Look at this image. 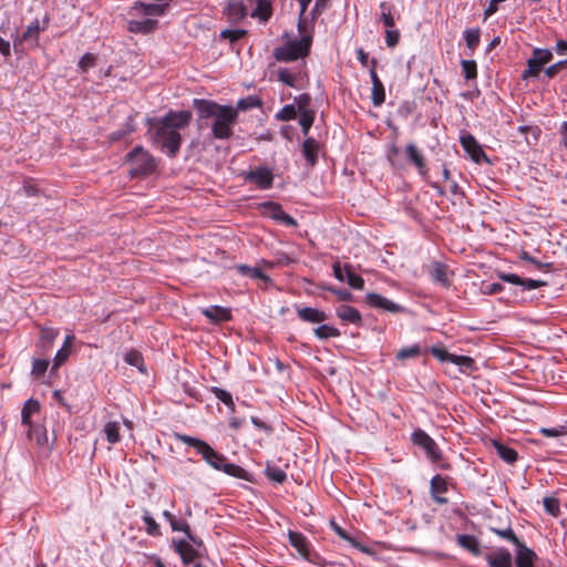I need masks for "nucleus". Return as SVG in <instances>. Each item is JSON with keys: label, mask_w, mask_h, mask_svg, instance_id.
Returning a JSON list of instances; mask_svg holds the SVG:
<instances>
[{"label": "nucleus", "mask_w": 567, "mask_h": 567, "mask_svg": "<svg viewBox=\"0 0 567 567\" xmlns=\"http://www.w3.org/2000/svg\"><path fill=\"white\" fill-rule=\"evenodd\" d=\"M192 112L169 111L162 118H147L151 141L158 146L168 157L175 158L182 146L179 130L189 125Z\"/></svg>", "instance_id": "nucleus-1"}, {"label": "nucleus", "mask_w": 567, "mask_h": 567, "mask_svg": "<svg viewBox=\"0 0 567 567\" xmlns=\"http://www.w3.org/2000/svg\"><path fill=\"white\" fill-rule=\"evenodd\" d=\"M193 107L198 114V126L202 128L210 120L212 136L216 140H229L234 135V126L238 122V112L233 105H221L212 100L194 99Z\"/></svg>", "instance_id": "nucleus-2"}, {"label": "nucleus", "mask_w": 567, "mask_h": 567, "mask_svg": "<svg viewBox=\"0 0 567 567\" xmlns=\"http://www.w3.org/2000/svg\"><path fill=\"white\" fill-rule=\"evenodd\" d=\"M176 439L179 442L194 447L196 453L199 454L214 470L224 472L225 474L236 478L251 482V475L249 472L237 464L229 463L224 454L215 451L207 442L186 434H176Z\"/></svg>", "instance_id": "nucleus-3"}, {"label": "nucleus", "mask_w": 567, "mask_h": 567, "mask_svg": "<svg viewBox=\"0 0 567 567\" xmlns=\"http://www.w3.org/2000/svg\"><path fill=\"white\" fill-rule=\"evenodd\" d=\"M313 35L307 33L299 40L288 41L286 44L275 48L272 55L277 62H293L303 59L310 53Z\"/></svg>", "instance_id": "nucleus-4"}, {"label": "nucleus", "mask_w": 567, "mask_h": 567, "mask_svg": "<svg viewBox=\"0 0 567 567\" xmlns=\"http://www.w3.org/2000/svg\"><path fill=\"white\" fill-rule=\"evenodd\" d=\"M130 164L131 177H147L156 171L157 162L153 155L142 146H136L126 155Z\"/></svg>", "instance_id": "nucleus-5"}, {"label": "nucleus", "mask_w": 567, "mask_h": 567, "mask_svg": "<svg viewBox=\"0 0 567 567\" xmlns=\"http://www.w3.org/2000/svg\"><path fill=\"white\" fill-rule=\"evenodd\" d=\"M48 20L43 21L42 24H40V21L35 19L32 21L27 29L22 32V34H18L13 39V50L16 53H21L24 51V47L28 48H35L39 44V35L42 31H44L48 28Z\"/></svg>", "instance_id": "nucleus-6"}, {"label": "nucleus", "mask_w": 567, "mask_h": 567, "mask_svg": "<svg viewBox=\"0 0 567 567\" xmlns=\"http://www.w3.org/2000/svg\"><path fill=\"white\" fill-rule=\"evenodd\" d=\"M277 80L289 87L302 89L303 82L308 81L306 61L293 68H279Z\"/></svg>", "instance_id": "nucleus-7"}, {"label": "nucleus", "mask_w": 567, "mask_h": 567, "mask_svg": "<svg viewBox=\"0 0 567 567\" xmlns=\"http://www.w3.org/2000/svg\"><path fill=\"white\" fill-rule=\"evenodd\" d=\"M553 60V53L549 49L535 48L532 56L527 60V68L522 73L523 80L538 78L543 66Z\"/></svg>", "instance_id": "nucleus-8"}, {"label": "nucleus", "mask_w": 567, "mask_h": 567, "mask_svg": "<svg viewBox=\"0 0 567 567\" xmlns=\"http://www.w3.org/2000/svg\"><path fill=\"white\" fill-rule=\"evenodd\" d=\"M411 441L424 451L432 463H439L442 460V452L437 443L424 430H414L411 434Z\"/></svg>", "instance_id": "nucleus-9"}, {"label": "nucleus", "mask_w": 567, "mask_h": 567, "mask_svg": "<svg viewBox=\"0 0 567 567\" xmlns=\"http://www.w3.org/2000/svg\"><path fill=\"white\" fill-rule=\"evenodd\" d=\"M244 179L254 183L259 189H269L274 183L272 171L266 166L244 173Z\"/></svg>", "instance_id": "nucleus-10"}, {"label": "nucleus", "mask_w": 567, "mask_h": 567, "mask_svg": "<svg viewBox=\"0 0 567 567\" xmlns=\"http://www.w3.org/2000/svg\"><path fill=\"white\" fill-rule=\"evenodd\" d=\"M461 145L464 148V151L468 154V156L474 161L475 163H481L482 161L489 162L487 155L483 151L482 146L478 144L476 138L470 134L466 133L461 136L460 138Z\"/></svg>", "instance_id": "nucleus-11"}, {"label": "nucleus", "mask_w": 567, "mask_h": 567, "mask_svg": "<svg viewBox=\"0 0 567 567\" xmlns=\"http://www.w3.org/2000/svg\"><path fill=\"white\" fill-rule=\"evenodd\" d=\"M377 64L378 61L375 59L371 60V68L369 70L371 82H372V91H371V100L375 107L381 106L385 101V90L382 81L380 80L377 73Z\"/></svg>", "instance_id": "nucleus-12"}, {"label": "nucleus", "mask_w": 567, "mask_h": 567, "mask_svg": "<svg viewBox=\"0 0 567 567\" xmlns=\"http://www.w3.org/2000/svg\"><path fill=\"white\" fill-rule=\"evenodd\" d=\"M264 213L270 218L282 223L286 226L296 227L297 221L293 217L288 215L281 207L280 204L275 202H266L261 204Z\"/></svg>", "instance_id": "nucleus-13"}, {"label": "nucleus", "mask_w": 567, "mask_h": 567, "mask_svg": "<svg viewBox=\"0 0 567 567\" xmlns=\"http://www.w3.org/2000/svg\"><path fill=\"white\" fill-rule=\"evenodd\" d=\"M365 300L370 307L379 308L388 312L399 313L404 310L400 305L386 299L379 293L370 292L367 295Z\"/></svg>", "instance_id": "nucleus-14"}, {"label": "nucleus", "mask_w": 567, "mask_h": 567, "mask_svg": "<svg viewBox=\"0 0 567 567\" xmlns=\"http://www.w3.org/2000/svg\"><path fill=\"white\" fill-rule=\"evenodd\" d=\"M485 560L489 567H513L512 554L504 547L485 555Z\"/></svg>", "instance_id": "nucleus-15"}, {"label": "nucleus", "mask_w": 567, "mask_h": 567, "mask_svg": "<svg viewBox=\"0 0 567 567\" xmlns=\"http://www.w3.org/2000/svg\"><path fill=\"white\" fill-rule=\"evenodd\" d=\"M173 546L175 551L181 556V559L184 565H189L193 563L197 556L198 551L193 547L189 540L178 539L173 540Z\"/></svg>", "instance_id": "nucleus-16"}, {"label": "nucleus", "mask_w": 567, "mask_h": 567, "mask_svg": "<svg viewBox=\"0 0 567 567\" xmlns=\"http://www.w3.org/2000/svg\"><path fill=\"white\" fill-rule=\"evenodd\" d=\"M288 539L290 545L293 548H296V550L302 558L310 560V544L303 534L299 532L289 530Z\"/></svg>", "instance_id": "nucleus-17"}, {"label": "nucleus", "mask_w": 567, "mask_h": 567, "mask_svg": "<svg viewBox=\"0 0 567 567\" xmlns=\"http://www.w3.org/2000/svg\"><path fill=\"white\" fill-rule=\"evenodd\" d=\"M430 492L435 503L441 505L449 503V499L442 496L447 492V483L443 476L435 475L432 477L430 482Z\"/></svg>", "instance_id": "nucleus-18"}, {"label": "nucleus", "mask_w": 567, "mask_h": 567, "mask_svg": "<svg viewBox=\"0 0 567 567\" xmlns=\"http://www.w3.org/2000/svg\"><path fill=\"white\" fill-rule=\"evenodd\" d=\"M515 565L517 567H535L537 560L536 553L528 548L524 543L516 547Z\"/></svg>", "instance_id": "nucleus-19"}, {"label": "nucleus", "mask_w": 567, "mask_h": 567, "mask_svg": "<svg viewBox=\"0 0 567 567\" xmlns=\"http://www.w3.org/2000/svg\"><path fill=\"white\" fill-rule=\"evenodd\" d=\"M319 150H320V143L310 136H307V138L302 143V154L307 161V163L313 167L317 165L319 157Z\"/></svg>", "instance_id": "nucleus-20"}, {"label": "nucleus", "mask_w": 567, "mask_h": 567, "mask_svg": "<svg viewBox=\"0 0 567 567\" xmlns=\"http://www.w3.org/2000/svg\"><path fill=\"white\" fill-rule=\"evenodd\" d=\"M202 313L214 323L225 322L231 319L230 309L220 306H212L202 309Z\"/></svg>", "instance_id": "nucleus-21"}, {"label": "nucleus", "mask_w": 567, "mask_h": 567, "mask_svg": "<svg viewBox=\"0 0 567 567\" xmlns=\"http://www.w3.org/2000/svg\"><path fill=\"white\" fill-rule=\"evenodd\" d=\"M406 156L409 161L417 168L419 174L423 177L427 176V167L425 164V158L417 150L414 144H409L405 148Z\"/></svg>", "instance_id": "nucleus-22"}, {"label": "nucleus", "mask_w": 567, "mask_h": 567, "mask_svg": "<svg viewBox=\"0 0 567 567\" xmlns=\"http://www.w3.org/2000/svg\"><path fill=\"white\" fill-rule=\"evenodd\" d=\"M297 316L300 320L310 323H321L328 319L323 311L311 307L297 308Z\"/></svg>", "instance_id": "nucleus-23"}, {"label": "nucleus", "mask_w": 567, "mask_h": 567, "mask_svg": "<svg viewBox=\"0 0 567 567\" xmlns=\"http://www.w3.org/2000/svg\"><path fill=\"white\" fill-rule=\"evenodd\" d=\"M431 278L434 282L449 288L451 286V278L449 268L442 262H434L430 271Z\"/></svg>", "instance_id": "nucleus-24"}, {"label": "nucleus", "mask_w": 567, "mask_h": 567, "mask_svg": "<svg viewBox=\"0 0 567 567\" xmlns=\"http://www.w3.org/2000/svg\"><path fill=\"white\" fill-rule=\"evenodd\" d=\"M456 543L460 547L464 548L474 556L482 554L481 545L478 539L473 535L461 534L456 537Z\"/></svg>", "instance_id": "nucleus-25"}, {"label": "nucleus", "mask_w": 567, "mask_h": 567, "mask_svg": "<svg viewBox=\"0 0 567 567\" xmlns=\"http://www.w3.org/2000/svg\"><path fill=\"white\" fill-rule=\"evenodd\" d=\"M236 270L241 276H246V277H249L252 279H258V280L265 282L266 285L272 284L271 278L258 267H249L247 265L241 264V265L236 266Z\"/></svg>", "instance_id": "nucleus-26"}, {"label": "nucleus", "mask_w": 567, "mask_h": 567, "mask_svg": "<svg viewBox=\"0 0 567 567\" xmlns=\"http://www.w3.org/2000/svg\"><path fill=\"white\" fill-rule=\"evenodd\" d=\"M337 316L347 322L353 323V324H361L362 318L358 309L354 307L342 305L337 309Z\"/></svg>", "instance_id": "nucleus-27"}, {"label": "nucleus", "mask_w": 567, "mask_h": 567, "mask_svg": "<svg viewBox=\"0 0 567 567\" xmlns=\"http://www.w3.org/2000/svg\"><path fill=\"white\" fill-rule=\"evenodd\" d=\"M158 25V21L154 19H144L130 21L128 30L135 33H150L154 31Z\"/></svg>", "instance_id": "nucleus-28"}, {"label": "nucleus", "mask_w": 567, "mask_h": 567, "mask_svg": "<svg viewBox=\"0 0 567 567\" xmlns=\"http://www.w3.org/2000/svg\"><path fill=\"white\" fill-rule=\"evenodd\" d=\"M40 412V403L35 399H29L21 411V422L23 425L29 426L32 424L31 417L33 414H38Z\"/></svg>", "instance_id": "nucleus-29"}, {"label": "nucleus", "mask_w": 567, "mask_h": 567, "mask_svg": "<svg viewBox=\"0 0 567 567\" xmlns=\"http://www.w3.org/2000/svg\"><path fill=\"white\" fill-rule=\"evenodd\" d=\"M226 14L230 21L237 22L246 17V7L241 1L231 0L226 8Z\"/></svg>", "instance_id": "nucleus-30"}, {"label": "nucleus", "mask_w": 567, "mask_h": 567, "mask_svg": "<svg viewBox=\"0 0 567 567\" xmlns=\"http://www.w3.org/2000/svg\"><path fill=\"white\" fill-rule=\"evenodd\" d=\"M272 14V7L269 0H258L251 17L258 18L260 21L267 22Z\"/></svg>", "instance_id": "nucleus-31"}, {"label": "nucleus", "mask_w": 567, "mask_h": 567, "mask_svg": "<svg viewBox=\"0 0 567 567\" xmlns=\"http://www.w3.org/2000/svg\"><path fill=\"white\" fill-rule=\"evenodd\" d=\"M121 425L117 421H110L103 427L105 439L110 444H116L121 441Z\"/></svg>", "instance_id": "nucleus-32"}, {"label": "nucleus", "mask_w": 567, "mask_h": 567, "mask_svg": "<svg viewBox=\"0 0 567 567\" xmlns=\"http://www.w3.org/2000/svg\"><path fill=\"white\" fill-rule=\"evenodd\" d=\"M493 445H494L498 456L503 461H505L508 464H513V463L516 462V460H517V452L514 449H512V447H509V446H507V445H505V444H503V443H501L498 441H494Z\"/></svg>", "instance_id": "nucleus-33"}, {"label": "nucleus", "mask_w": 567, "mask_h": 567, "mask_svg": "<svg viewBox=\"0 0 567 567\" xmlns=\"http://www.w3.org/2000/svg\"><path fill=\"white\" fill-rule=\"evenodd\" d=\"M171 528L172 530L174 532H183L186 537L188 538L189 542L200 546L202 545V540L198 539L190 530V527H189V524L186 522V520H182V519H175L174 522H172L171 524Z\"/></svg>", "instance_id": "nucleus-34"}, {"label": "nucleus", "mask_w": 567, "mask_h": 567, "mask_svg": "<svg viewBox=\"0 0 567 567\" xmlns=\"http://www.w3.org/2000/svg\"><path fill=\"white\" fill-rule=\"evenodd\" d=\"M28 427L29 437L34 440L38 445L42 446L48 443V434L45 427L39 424H31Z\"/></svg>", "instance_id": "nucleus-35"}, {"label": "nucleus", "mask_w": 567, "mask_h": 567, "mask_svg": "<svg viewBox=\"0 0 567 567\" xmlns=\"http://www.w3.org/2000/svg\"><path fill=\"white\" fill-rule=\"evenodd\" d=\"M265 474L270 481L279 484H282L287 480L286 472L281 467L269 462L266 464Z\"/></svg>", "instance_id": "nucleus-36"}, {"label": "nucleus", "mask_w": 567, "mask_h": 567, "mask_svg": "<svg viewBox=\"0 0 567 567\" xmlns=\"http://www.w3.org/2000/svg\"><path fill=\"white\" fill-rule=\"evenodd\" d=\"M142 519L145 524V532L147 535L153 537H159L162 536V530L159 528V525L156 523V520L152 517L148 511L144 509Z\"/></svg>", "instance_id": "nucleus-37"}, {"label": "nucleus", "mask_w": 567, "mask_h": 567, "mask_svg": "<svg viewBox=\"0 0 567 567\" xmlns=\"http://www.w3.org/2000/svg\"><path fill=\"white\" fill-rule=\"evenodd\" d=\"M464 39L466 42V47L468 48L471 53H473L480 45L481 30L478 28L465 30Z\"/></svg>", "instance_id": "nucleus-38"}, {"label": "nucleus", "mask_w": 567, "mask_h": 567, "mask_svg": "<svg viewBox=\"0 0 567 567\" xmlns=\"http://www.w3.org/2000/svg\"><path fill=\"white\" fill-rule=\"evenodd\" d=\"M422 352V348L419 344H413L411 347L400 349L395 354V359L399 361H405L408 359L420 357Z\"/></svg>", "instance_id": "nucleus-39"}, {"label": "nucleus", "mask_w": 567, "mask_h": 567, "mask_svg": "<svg viewBox=\"0 0 567 567\" xmlns=\"http://www.w3.org/2000/svg\"><path fill=\"white\" fill-rule=\"evenodd\" d=\"M344 271L347 277V282L350 287L357 290H362L364 288V279L353 272L350 265H344Z\"/></svg>", "instance_id": "nucleus-40"}, {"label": "nucleus", "mask_w": 567, "mask_h": 567, "mask_svg": "<svg viewBox=\"0 0 567 567\" xmlns=\"http://www.w3.org/2000/svg\"><path fill=\"white\" fill-rule=\"evenodd\" d=\"M299 114H300L299 125L301 127V132L305 136H308L309 131H310V128L315 122V118H316V111L315 110L305 111Z\"/></svg>", "instance_id": "nucleus-41"}, {"label": "nucleus", "mask_w": 567, "mask_h": 567, "mask_svg": "<svg viewBox=\"0 0 567 567\" xmlns=\"http://www.w3.org/2000/svg\"><path fill=\"white\" fill-rule=\"evenodd\" d=\"M259 106H261L260 99H258L257 96H254V95H249L247 97L240 99L237 102L236 106H234V107L239 113V111H248V110L256 109Z\"/></svg>", "instance_id": "nucleus-42"}, {"label": "nucleus", "mask_w": 567, "mask_h": 567, "mask_svg": "<svg viewBox=\"0 0 567 567\" xmlns=\"http://www.w3.org/2000/svg\"><path fill=\"white\" fill-rule=\"evenodd\" d=\"M313 332L315 336L321 340L337 338L340 336V331L337 328L328 324H321L320 327L316 328Z\"/></svg>", "instance_id": "nucleus-43"}, {"label": "nucleus", "mask_w": 567, "mask_h": 567, "mask_svg": "<svg viewBox=\"0 0 567 567\" xmlns=\"http://www.w3.org/2000/svg\"><path fill=\"white\" fill-rule=\"evenodd\" d=\"M168 8L167 3L164 4H144L140 3V9L142 10L144 16L153 17V16H163Z\"/></svg>", "instance_id": "nucleus-44"}, {"label": "nucleus", "mask_w": 567, "mask_h": 567, "mask_svg": "<svg viewBox=\"0 0 567 567\" xmlns=\"http://www.w3.org/2000/svg\"><path fill=\"white\" fill-rule=\"evenodd\" d=\"M543 504L546 513L549 515L557 517L560 514V503L559 499L553 496H547L543 498Z\"/></svg>", "instance_id": "nucleus-45"}, {"label": "nucleus", "mask_w": 567, "mask_h": 567, "mask_svg": "<svg viewBox=\"0 0 567 567\" xmlns=\"http://www.w3.org/2000/svg\"><path fill=\"white\" fill-rule=\"evenodd\" d=\"M461 66L466 80H475L477 78V64L474 60H462Z\"/></svg>", "instance_id": "nucleus-46"}, {"label": "nucleus", "mask_w": 567, "mask_h": 567, "mask_svg": "<svg viewBox=\"0 0 567 567\" xmlns=\"http://www.w3.org/2000/svg\"><path fill=\"white\" fill-rule=\"evenodd\" d=\"M491 532L499 536L501 538L513 543L516 547L518 546V544L523 543L517 538V536L515 535L514 530L511 527H507L505 529L491 527Z\"/></svg>", "instance_id": "nucleus-47"}, {"label": "nucleus", "mask_w": 567, "mask_h": 567, "mask_svg": "<svg viewBox=\"0 0 567 567\" xmlns=\"http://www.w3.org/2000/svg\"><path fill=\"white\" fill-rule=\"evenodd\" d=\"M297 113L298 111L295 104H287L276 114L275 117L278 121L288 122L295 120L297 117Z\"/></svg>", "instance_id": "nucleus-48"}, {"label": "nucleus", "mask_w": 567, "mask_h": 567, "mask_svg": "<svg viewBox=\"0 0 567 567\" xmlns=\"http://www.w3.org/2000/svg\"><path fill=\"white\" fill-rule=\"evenodd\" d=\"M124 361L132 367H136L140 371H143V357L137 350H130L125 354Z\"/></svg>", "instance_id": "nucleus-49"}, {"label": "nucleus", "mask_w": 567, "mask_h": 567, "mask_svg": "<svg viewBox=\"0 0 567 567\" xmlns=\"http://www.w3.org/2000/svg\"><path fill=\"white\" fill-rule=\"evenodd\" d=\"M295 106L298 111V113L305 112V111H312L310 109L311 104V96L308 93H302L293 99Z\"/></svg>", "instance_id": "nucleus-50"}, {"label": "nucleus", "mask_w": 567, "mask_h": 567, "mask_svg": "<svg viewBox=\"0 0 567 567\" xmlns=\"http://www.w3.org/2000/svg\"><path fill=\"white\" fill-rule=\"evenodd\" d=\"M246 34H247V31L243 30V29H234V30L227 29V30H223L220 32V38L225 39V40H229L231 43H234V42L240 40L241 38H244Z\"/></svg>", "instance_id": "nucleus-51"}, {"label": "nucleus", "mask_w": 567, "mask_h": 567, "mask_svg": "<svg viewBox=\"0 0 567 567\" xmlns=\"http://www.w3.org/2000/svg\"><path fill=\"white\" fill-rule=\"evenodd\" d=\"M380 9L382 11L381 20H382L383 24L388 29L393 28L395 22H394L393 16L391 13V7L386 2H381Z\"/></svg>", "instance_id": "nucleus-52"}, {"label": "nucleus", "mask_w": 567, "mask_h": 567, "mask_svg": "<svg viewBox=\"0 0 567 567\" xmlns=\"http://www.w3.org/2000/svg\"><path fill=\"white\" fill-rule=\"evenodd\" d=\"M97 61V56L93 53H85L79 61L80 70L85 73L89 69L94 68Z\"/></svg>", "instance_id": "nucleus-53"}, {"label": "nucleus", "mask_w": 567, "mask_h": 567, "mask_svg": "<svg viewBox=\"0 0 567 567\" xmlns=\"http://www.w3.org/2000/svg\"><path fill=\"white\" fill-rule=\"evenodd\" d=\"M48 367H49V361L48 360H45V359H35V360H33L31 373H32V375L35 379H39L42 375H44L45 371L48 370Z\"/></svg>", "instance_id": "nucleus-54"}, {"label": "nucleus", "mask_w": 567, "mask_h": 567, "mask_svg": "<svg viewBox=\"0 0 567 567\" xmlns=\"http://www.w3.org/2000/svg\"><path fill=\"white\" fill-rule=\"evenodd\" d=\"M210 392L225 405H233V395L229 391L218 386H212Z\"/></svg>", "instance_id": "nucleus-55"}, {"label": "nucleus", "mask_w": 567, "mask_h": 567, "mask_svg": "<svg viewBox=\"0 0 567 567\" xmlns=\"http://www.w3.org/2000/svg\"><path fill=\"white\" fill-rule=\"evenodd\" d=\"M566 65H567V60L558 61V62L551 64L550 66L546 68L544 70V74L548 79H554L559 73V71H561L564 68H566Z\"/></svg>", "instance_id": "nucleus-56"}, {"label": "nucleus", "mask_w": 567, "mask_h": 567, "mask_svg": "<svg viewBox=\"0 0 567 567\" xmlns=\"http://www.w3.org/2000/svg\"><path fill=\"white\" fill-rule=\"evenodd\" d=\"M322 289L332 292L341 301H351L352 298H353V295L350 291L346 290V289H338V288L328 287V286H322Z\"/></svg>", "instance_id": "nucleus-57"}, {"label": "nucleus", "mask_w": 567, "mask_h": 567, "mask_svg": "<svg viewBox=\"0 0 567 567\" xmlns=\"http://www.w3.org/2000/svg\"><path fill=\"white\" fill-rule=\"evenodd\" d=\"M59 331L50 327H42L40 330L41 340L47 343H52L58 337Z\"/></svg>", "instance_id": "nucleus-58"}, {"label": "nucleus", "mask_w": 567, "mask_h": 567, "mask_svg": "<svg viewBox=\"0 0 567 567\" xmlns=\"http://www.w3.org/2000/svg\"><path fill=\"white\" fill-rule=\"evenodd\" d=\"M400 40V32L396 29L390 28L385 31V43L389 48H394Z\"/></svg>", "instance_id": "nucleus-59"}, {"label": "nucleus", "mask_w": 567, "mask_h": 567, "mask_svg": "<svg viewBox=\"0 0 567 567\" xmlns=\"http://www.w3.org/2000/svg\"><path fill=\"white\" fill-rule=\"evenodd\" d=\"M430 352L431 354L439 359L440 361H450L452 362V357H453V353H450L447 352L445 349L443 348H439V347H432L430 349Z\"/></svg>", "instance_id": "nucleus-60"}, {"label": "nucleus", "mask_w": 567, "mask_h": 567, "mask_svg": "<svg viewBox=\"0 0 567 567\" xmlns=\"http://www.w3.org/2000/svg\"><path fill=\"white\" fill-rule=\"evenodd\" d=\"M70 353L71 351L68 350L66 348H61L54 357L52 370L60 368L68 360Z\"/></svg>", "instance_id": "nucleus-61"}, {"label": "nucleus", "mask_w": 567, "mask_h": 567, "mask_svg": "<svg viewBox=\"0 0 567 567\" xmlns=\"http://www.w3.org/2000/svg\"><path fill=\"white\" fill-rule=\"evenodd\" d=\"M329 8V0H316V3L311 10L312 19H317Z\"/></svg>", "instance_id": "nucleus-62"}, {"label": "nucleus", "mask_w": 567, "mask_h": 567, "mask_svg": "<svg viewBox=\"0 0 567 567\" xmlns=\"http://www.w3.org/2000/svg\"><path fill=\"white\" fill-rule=\"evenodd\" d=\"M452 363L460 365V367L472 368L474 364V360L467 355L453 354Z\"/></svg>", "instance_id": "nucleus-63"}, {"label": "nucleus", "mask_w": 567, "mask_h": 567, "mask_svg": "<svg viewBox=\"0 0 567 567\" xmlns=\"http://www.w3.org/2000/svg\"><path fill=\"white\" fill-rule=\"evenodd\" d=\"M546 285H547L546 281L535 280V279H529V278H526V279L523 278V282L520 284V286L523 287L524 290H534V289L540 288Z\"/></svg>", "instance_id": "nucleus-64"}]
</instances>
